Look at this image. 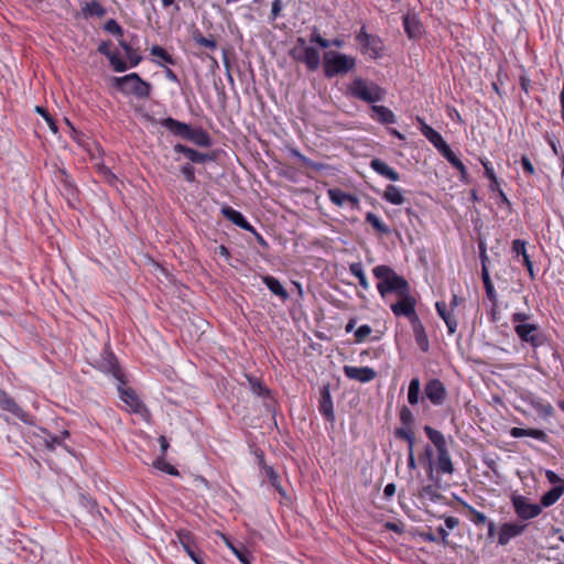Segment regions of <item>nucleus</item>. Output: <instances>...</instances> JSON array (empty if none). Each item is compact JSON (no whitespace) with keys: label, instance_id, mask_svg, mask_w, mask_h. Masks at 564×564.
Returning a JSON list of instances; mask_svg holds the SVG:
<instances>
[{"label":"nucleus","instance_id":"4468645a","mask_svg":"<svg viewBox=\"0 0 564 564\" xmlns=\"http://www.w3.org/2000/svg\"><path fill=\"white\" fill-rule=\"evenodd\" d=\"M257 457L259 460V465L261 466L265 477L269 479L271 486L279 492V495L282 498L289 499L285 489L281 485L280 476L276 474L272 466L265 464L263 453L260 452L259 454H257Z\"/></svg>","mask_w":564,"mask_h":564},{"label":"nucleus","instance_id":"39448f33","mask_svg":"<svg viewBox=\"0 0 564 564\" xmlns=\"http://www.w3.org/2000/svg\"><path fill=\"white\" fill-rule=\"evenodd\" d=\"M95 368L104 373L111 375L121 384L127 383L118 359L108 346L104 348L99 358L96 360Z\"/></svg>","mask_w":564,"mask_h":564},{"label":"nucleus","instance_id":"473e14b6","mask_svg":"<svg viewBox=\"0 0 564 564\" xmlns=\"http://www.w3.org/2000/svg\"><path fill=\"white\" fill-rule=\"evenodd\" d=\"M424 432H425L426 436L429 437V440L435 446L437 453L448 451L445 436L442 432L431 427L430 425L424 426Z\"/></svg>","mask_w":564,"mask_h":564},{"label":"nucleus","instance_id":"603ef678","mask_svg":"<svg viewBox=\"0 0 564 564\" xmlns=\"http://www.w3.org/2000/svg\"><path fill=\"white\" fill-rule=\"evenodd\" d=\"M151 54L153 56H156V57L163 59L167 64H171V65L175 64V61H174L173 56L171 54H169L166 52V50L163 48L162 46H159V45L152 46Z\"/></svg>","mask_w":564,"mask_h":564},{"label":"nucleus","instance_id":"a878e982","mask_svg":"<svg viewBox=\"0 0 564 564\" xmlns=\"http://www.w3.org/2000/svg\"><path fill=\"white\" fill-rule=\"evenodd\" d=\"M415 341L422 351H427L430 348L429 338L420 318H415L411 323Z\"/></svg>","mask_w":564,"mask_h":564},{"label":"nucleus","instance_id":"6e6d98bb","mask_svg":"<svg viewBox=\"0 0 564 564\" xmlns=\"http://www.w3.org/2000/svg\"><path fill=\"white\" fill-rule=\"evenodd\" d=\"M180 172L186 182H188V183L196 182L195 167L193 166V164L185 163V164L181 165Z\"/></svg>","mask_w":564,"mask_h":564},{"label":"nucleus","instance_id":"0eeeda50","mask_svg":"<svg viewBox=\"0 0 564 564\" xmlns=\"http://www.w3.org/2000/svg\"><path fill=\"white\" fill-rule=\"evenodd\" d=\"M514 333L521 341L528 343L534 348L542 346L545 341V337L536 324H517Z\"/></svg>","mask_w":564,"mask_h":564},{"label":"nucleus","instance_id":"c756f323","mask_svg":"<svg viewBox=\"0 0 564 564\" xmlns=\"http://www.w3.org/2000/svg\"><path fill=\"white\" fill-rule=\"evenodd\" d=\"M185 141H191L198 147H210L212 139L203 128H193L191 126Z\"/></svg>","mask_w":564,"mask_h":564},{"label":"nucleus","instance_id":"3c124183","mask_svg":"<svg viewBox=\"0 0 564 564\" xmlns=\"http://www.w3.org/2000/svg\"><path fill=\"white\" fill-rule=\"evenodd\" d=\"M153 467H155L156 469H160L162 471H165L166 474L172 475V476H178V474H180L178 470L173 465L165 462V459L163 457L156 458L153 462Z\"/></svg>","mask_w":564,"mask_h":564},{"label":"nucleus","instance_id":"412c9836","mask_svg":"<svg viewBox=\"0 0 564 564\" xmlns=\"http://www.w3.org/2000/svg\"><path fill=\"white\" fill-rule=\"evenodd\" d=\"M403 28L409 39H420L423 33V25L415 14H405L402 18Z\"/></svg>","mask_w":564,"mask_h":564},{"label":"nucleus","instance_id":"6e6552de","mask_svg":"<svg viewBox=\"0 0 564 564\" xmlns=\"http://www.w3.org/2000/svg\"><path fill=\"white\" fill-rule=\"evenodd\" d=\"M356 40L361 44L362 51L368 53L371 58H379L382 51V41L379 36L366 32L361 28L360 32L356 35Z\"/></svg>","mask_w":564,"mask_h":564},{"label":"nucleus","instance_id":"f8f14e48","mask_svg":"<svg viewBox=\"0 0 564 564\" xmlns=\"http://www.w3.org/2000/svg\"><path fill=\"white\" fill-rule=\"evenodd\" d=\"M343 371L348 379L361 383L370 382L377 377V371L368 366L355 367L346 365L344 366Z\"/></svg>","mask_w":564,"mask_h":564},{"label":"nucleus","instance_id":"9d476101","mask_svg":"<svg viewBox=\"0 0 564 564\" xmlns=\"http://www.w3.org/2000/svg\"><path fill=\"white\" fill-rule=\"evenodd\" d=\"M153 123L164 127L174 137L186 140L191 126L172 117L153 119Z\"/></svg>","mask_w":564,"mask_h":564},{"label":"nucleus","instance_id":"c9c22d12","mask_svg":"<svg viewBox=\"0 0 564 564\" xmlns=\"http://www.w3.org/2000/svg\"><path fill=\"white\" fill-rule=\"evenodd\" d=\"M564 494V485H557L551 488L549 491L542 495L540 505L543 508H549L556 503V501L561 498V496Z\"/></svg>","mask_w":564,"mask_h":564},{"label":"nucleus","instance_id":"de8ad7c7","mask_svg":"<svg viewBox=\"0 0 564 564\" xmlns=\"http://www.w3.org/2000/svg\"><path fill=\"white\" fill-rule=\"evenodd\" d=\"M394 435L397 438L404 440L408 442L409 448L414 447V433L412 431V426H402L394 431Z\"/></svg>","mask_w":564,"mask_h":564},{"label":"nucleus","instance_id":"9b49d317","mask_svg":"<svg viewBox=\"0 0 564 564\" xmlns=\"http://www.w3.org/2000/svg\"><path fill=\"white\" fill-rule=\"evenodd\" d=\"M424 394L433 405H442L446 399V389L440 379H431L424 388Z\"/></svg>","mask_w":564,"mask_h":564},{"label":"nucleus","instance_id":"a19ab883","mask_svg":"<svg viewBox=\"0 0 564 564\" xmlns=\"http://www.w3.org/2000/svg\"><path fill=\"white\" fill-rule=\"evenodd\" d=\"M481 280H482V283H484V288H485L487 297L491 302H496L497 293H496V290H495L494 284L491 282V279H490L487 265H484V268H481Z\"/></svg>","mask_w":564,"mask_h":564},{"label":"nucleus","instance_id":"b1692460","mask_svg":"<svg viewBox=\"0 0 564 564\" xmlns=\"http://www.w3.org/2000/svg\"><path fill=\"white\" fill-rule=\"evenodd\" d=\"M327 195L329 200L338 207H343L347 203H349L351 206H356L359 203L355 195L348 194L340 188H329L327 191Z\"/></svg>","mask_w":564,"mask_h":564},{"label":"nucleus","instance_id":"58836bf2","mask_svg":"<svg viewBox=\"0 0 564 564\" xmlns=\"http://www.w3.org/2000/svg\"><path fill=\"white\" fill-rule=\"evenodd\" d=\"M82 12L86 19L91 17L102 18L107 13L106 9L96 0L87 2Z\"/></svg>","mask_w":564,"mask_h":564},{"label":"nucleus","instance_id":"1a4fd4ad","mask_svg":"<svg viewBox=\"0 0 564 564\" xmlns=\"http://www.w3.org/2000/svg\"><path fill=\"white\" fill-rule=\"evenodd\" d=\"M0 408L25 424H33L32 415L25 412L6 391L0 388Z\"/></svg>","mask_w":564,"mask_h":564},{"label":"nucleus","instance_id":"13d9d810","mask_svg":"<svg viewBox=\"0 0 564 564\" xmlns=\"http://www.w3.org/2000/svg\"><path fill=\"white\" fill-rule=\"evenodd\" d=\"M310 41L312 43H315L317 45H319L322 48H328L329 46H332V43L329 40H326L324 39L318 30L316 28H314L312 34H311V37H310Z\"/></svg>","mask_w":564,"mask_h":564},{"label":"nucleus","instance_id":"0e129e2a","mask_svg":"<svg viewBox=\"0 0 564 564\" xmlns=\"http://www.w3.org/2000/svg\"><path fill=\"white\" fill-rule=\"evenodd\" d=\"M480 163L481 165L484 166V174L485 176L490 181V180H494L495 177H497L496 173H495V170L492 167V164L490 161H488L486 158L485 159H480Z\"/></svg>","mask_w":564,"mask_h":564},{"label":"nucleus","instance_id":"79ce46f5","mask_svg":"<svg viewBox=\"0 0 564 564\" xmlns=\"http://www.w3.org/2000/svg\"><path fill=\"white\" fill-rule=\"evenodd\" d=\"M366 223L370 224L378 232L382 235L390 234V228L373 213L366 214Z\"/></svg>","mask_w":564,"mask_h":564},{"label":"nucleus","instance_id":"7ed1b4c3","mask_svg":"<svg viewBox=\"0 0 564 564\" xmlns=\"http://www.w3.org/2000/svg\"><path fill=\"white\" fill-rule=\"evenodd\" d=\"M349 94L365 102L375 104L382 101L386 97V90L375 83L357 77L348 86Z\"/></svg>","mask_w":564,"mask_h":564},{"label":"nucleus","instance_id":"052dcab7","mask_svg":"<svg viewBox=\"0 0 564 564\" xmlns=\"http://www.w3.org/2000/svg\"><path fill=\"white\" fill-rule=\"evenodd\" d=\"M372 333V328L367 325V324H364L361 326H359L356 330H355V340L357 343H362L366 340V338Z\"/></svg>","mask_w":564,"mask_h":564},{"label":"nucleus","instance_id":"aec40b11","mask_svg":"<svg viewBox=\"0 0 564 564\" xmlns=\"http://www.w3.org/2000/svg\"><path fill=\"white\" fill-rule=\"evenodd\" d=\"M176 538L178 543L191 558H194L200 553L196 546L194 534L191 531L178 530L176 532Z\"/></svg>","mask_w":564,"mask_h":564},{"label":"nucleus","instance_id":"680f3d73","mask_svg":"<svg viewBox=\"0 0 564 564\" xmlns=\"http://www.w3.org/2000/svg\"><path fill=\"white\" fill-rule=\"evenodd\" d=\"M437 151L451 163V165L458 160L457 155L453 152L447 143L443 144Z\"/></svg>","mask_w":564,"mask_h":564},{"label":"nucleus","instance_id":"dca6fc26","mask_svg":"<svg viewBox=\"0 0 564 564\" xmlns=\"http://www.w3.org/2000/svg\"><path fill=\"white\" fill-rule=\"evenodd\" d=\"M173 150L176 153L184 154L189 160L191 164H204L213 160L210 154L199 152L182 143H176L173 147Z\"/></svg>","mask_w":564,"mask_h":564},{"label":"nucleus","instance_id":"bb28decb","mask_svg":"<svg viewBox=\"0 0 564 564\" xmlns=\"http://www.w3.org/2000/svg\"><path fill=\"white\" fill-rule=\"evenodd\" d=\"M510 436L514 438L529 436L542 443H549V435L544 431L538 429L512 427L510 430Z\"/></svg>","mask_w":564,"mask_h":564},{"label":"nucleus","instance_id":"5701e85b","mask_svg":"<svg viewBox=\"0 0 564 564\" xmlns=\"http://www.w3.org/2000/svg\"><path fill=\"white\" fill-rule=\"evenodd\" d=\"M221 214L236 226L247 231H254V227L246 219V217L239 210H236L232 207L226 205L221 208Z\"/></svg>","mask_w":564,"mask_h":564},{"label":"nucleus","instance_id":"f3484780","mask_svg":"<svg viewBox=\"0 0 564 564\" xmlns=\"http://www.w3.org/2000/svg\"><path fill=\"white\" fill-rule=\"evenodd\" d=\"M118 391L120 399L135 413H140L144 409V404L139 399L134 390L126 388V384L118 382Z\"/></svg>","mask_w":564,"mask_h":564},{"label":"nucleus","instance_id":"4d7b16f0","mask_svg":"<svg viewBox=\"0 0 564 564\" xmlns=\"http://www.w3.org/2000/svg\"><path fill=\"white\" fill-rule=\"evenodd\" d=\"M400 421L404 426H412L414 423V415L406 405H403L400 410Z\"/></svg>","mask_w":564,"mask_h":564},{"label":"nucleus","instance_id":"ea45409f","mask_svg":"<svg viewBox=\"0 0 564 564\" xmlns=\"http://www.w3.org/2000/svg\"><path fill=\"white\" fill-rule=\"evenodd\" d=\"M349 272L358 279L359 285L364 290H368L370 288L361 262L351 263L349 265Z\"/></svg>","mask_w":564,"mask_h":564},{"label":"nucleus","instance_id":"8fccbe9b","mask_svg":"<svg viewBox=\"0 0 564 564\" xmlns=\"http://www.w3.org/2000/svg\"><path fill=\"white\" fill-rule=\"evenodd\" d=\"M289 153L291 156L297 159L303 165L305 166H308V167H312L314 170H319L321 169V165L317 164L316 162L312 161L311 159H308L307 156H305L304 154H302L297 149L295 148H292L289 150Z\"/></svg>","mask_w":564,"mask_h":564},{"label":"nucleus","instance_id":"37998d69","mask_svg":"<svg viewBox=\"0 0 564 564\" xmlns=\"http://www.w3.org/2000/svg\"><path fill=\"white\" fill-rule=\"evenodd\" d=\"M420 389H421L420 379L419 378L411 379L409 389H408V402L411 405H415L419 403Z\"/></svg>","mask_w":564,"mask_h":564},{"label":"nucleus","instance_id":"f03ea898","mask_svg":"<svg viewBox=\"0 0 564 564\" xmlns=\"http://www.w3.org/2000/svg\"><path fill=\"white\" fill-rule=\"evenodd\" d=\"M356 58L337 51H326L323 55V68L326 78L345 75L354 70Z\"/></svg>","mask_w":564,"mask_h":564},{"label":"nucleus","instance_id":"338daca9","mask_svg":"<svg viewBox=\"0 0 564 564\" xmlns=\"http://www.w3.org/2000/svg\"><path fill=\"white\" fill-rule=\"evenodd\" d=\"M531 318V314L516 312L511 315V322L517 324H528L527 322Z\"/></svg>","mask_w":564,"mask_h":564},{"label":"nucleus","instance_id":"774afa93","mask_svg":"<svg viewBox=\"0 0 564 564\" xmlns=\"http://www.w3.org/2000/svg\"><path fill=\"white\" fill-rule=\"evenodd\" d=\"M100 173L104 176L105 181L110 185H115L118 181L117 176L111 172V170L106 166H102L100 169Z\"/></svg>","mask_w":564,"mask_h":564},{"label":"nucleus","instance_id":"c03bdc74","mask_svg":"<svg viewBox=\"0 0 564 564\" xmlns=\"http://www.w3.org/2000/svg\"><path fill=\"white\" fill-rule=\"evenodd\" d=\"M463 507L467 510L469 520L475 525H481L488 522L486 514L476 510L473 506L467 502H463Z\"/></svg>","mask_w":564,"mask_h":564},{"label":"nucleus","instance_id":"6ab92c4d","mask_svg":"<svg viewBox=\"0 0 564 564\" xmlns=\"http://www.w3.org/2000/svg\"><path fill=\"white\" fill-rule=\"evenodd\" d=\"M318 411L328 422L335 421L334 404L328 387H324L321 391Z\"/></svg>","mask_w":564,"mask_h":564},{"label":"nucleus","instance_id":"20e7f679","mask_svg":"<svg viewBox=\"0 0 564 564\" xmlns=\"http://www.w3.org/2000/svg\"><path fill=\"white\" fill-rule=\"evenodd\" d=\"M113 86L122 94L133 95L138 98H148L152 90L151 84L143 80L137 73L115 77Z\"/></svg>","mask_w":564,"mask_h":564},{"label":"nucleus","instance_id":"09e8293b","mask_svg":"<svg viewBox=\"0 0 564 564\" xmlns=\"http://www.w3.org/2000/svg\"><path fill=\"white\" fill-rule=\"evenodd\" d=\"M193 40L195 41L196 44L209 48L212 51L216 50L217 47V42L213 36L205 37L199 31L193 33Z\"/></svg>","mask_w":564,"mask_h":564},{"label":"nucleus","instance_id":"4be33fe9","mask_svg":"<svg viewBox=\"0 0 564 564\" xmlns=\"http://www.w3.org/2000/svg\"><path fill=\"white\" fill-rule=\"evenodd\" d=\"M419 130L420 132L433 144V147L437 150L443 144L446 143V141L443 139L441 133H438L436 130H434L431 126H429L424 119L421 117L416 118Z\"/></svg>","mask_w":564,"mask_h":564},{"label":"nucleus","instance_id":"e433bc0d","mask_svg":"<svg viewBox=\"0 0 564 564\" xmlns=\"http://www.w3.org/2000/svg\"><path fill=\"white\" fill-rule=\"evenodd\" d=\"M435 464H436V471L438 474H449L451 475L454 473V466H453L452 458H451L448 451L437 453V458H436Z\"/></svg>","mask_w":564,"mask_h":564},{"label":"nucleus","instance_id":"423d86ee","mask_svg":"<svg viewBox=\"0 0 564 564\" xmlns=\"http://www.w3.org/2000/svg\"><path fill=\"white\" fill-rule=\"evenodd\" d=\"M511 503L514 513L522 521L534 519L542 512V506L540 503H532L529 498L522 495H512Z\"/></svg>","mask_w":564,"mask_h":564},{"label":"nucleus","instance_id":"72a5a7b5","mask_svg":"<svg viewBox=\"0 0 564 564\" xmlns=\"http://www.w3.org/2000/svg\"><path fill=\"white\" fill-rule=\"evenodd\" d=\"M119 45L124 51L126 57L128 59L126 62L128 64V68L135 67L141 63L142 56L138 48H134L131 44L122 39L119 40Z\"/></svg>","mask_w":564,"mask_h":564},{"label":"nucleus","instance_id":"cd10ccee","mask_svg":"<svg viewBox=\"0 0 564 564\" xmlns=\"http://www.w3.org/2000/svg\"><path fill=\"white\" fill-rule=\"evenodd\" d=\"M371 110L373 112L371 118L382 124H393L397 122L395 115L386 106L372 105Z\"/></svg>","mask_w":564,"mask_h":564},{"label":"nucleus","instance_id":"a211bd4d","mask_svg":"<svg viewBox=\"0 0 564 564\" xmlns=\"http://www.w3.org/2000/svg\"><path fill=\"white\" fill-rule=\"evenodd\" d=\"M511 251L516 258L521 257L522 264L527 268L530 278L534 279L533 263L529 253L527 252V242L522 239H514L512 241Z\"/></svg>","mask_w":564,"mask_h":564},{"label":"nucleus","instance_id":"ddd939ff","mask_svg":"<svg viewBox=\"0 0 564 564\" xmlns=\"http://www.w3.org/2000/svg\"><path fill=\"white\" fill-rule=\"evenodd\" d=\"M528 524L518 522H506L500 527L498 534V543L500 545H507L512 539L521 535Z\"/></svg>","mask_w":564,"mask_h":564},{"label":"nucleus","instance_id":"2f4dec72","mask_svg":"<svg viewBox=\"0 0 564 564\" xmlns=\"http://www.w3.org/2000/svg\"><path fill=\"white\" fill-rule=\"evenodd\" d=\"M300 63L305 64L308 70L315 72L321 65V56L318 51L313 46H307L303 52Z\"/></svg>","mask_w":564,"mask_h":564},{"label":"nucleus","instance_id":"2eb2a0df","mask_svg":"<svg viewBox=\"0 0 564 564\" xmlns=\"http://www.w3.org/2000/svg\"><path fill=\"white\" fill-rule=\"evenodd\" d=\"M111 42L104 41L98 46V52L105 55L108 59L112 68L118 73H123L128 69V64L120 58L118 53H115L110 50Z\"/></svg>","mask_w":564,"mask_h":564},{"label":"nucleus","instance_id":"49530a36","mask_svg":"<svg viewBox=\"0 0 564 564\" xmlns=\"http://www.w3.org/2000/svg\"><path fill=\"white\" fill-rule=\"evenodd\" d=\"M306 40L304 37H297L294 46L290 50L289 55L297 63H300L303 52L307 48Z\"/></svg>","mask_w":564,"mask_h":564},{"label":"nucleus","instance_id":"5fc2aeb1","mask_svg":"<svg viewBox=\"0 0 564 564\" xmlns=\"http://www.w3.org/2000/svg\"><path fill=\"white\" fill-rule=\"evenodd\" d=\"M104 29H105V31H107L108 33H110L112 35H116V36L123 35V29L115 19H109L105 23Z\"/></svg>","mask_w":564,"mask_h":564},{"label":"nucleus","instance_id":"bf43d9fd","mask_svg":"<svg viewBox=\"0 0 564 564\" xmlns=\"http://www.w3.org/2000/svg\"><path fill=\"white\" fill-rule=\"evenodd\" d=\"M35 110H36V112H37V113H40V115L43 117V119L47 122V124H48L50 129H51L54 133H56V132H57V130H58L57 124H56L55 120L53 119V117L48 113V111H47L46 109H44L43 107H40V106H37V107L35 108Z\"/></svg>","mask_w":564,"mask_h":564},{"label":"nucleus","instance_id":"864d4df0","mask_svg":"<svg viewBox=\"0 0 564 564\" xmlns=\"http://www.w3.org/2000/svg\"><path fill=\"white\" fill-rule=\"evenodd\" d=\"M534 409L543 417H550L554 414V408L549 402H535Z\"/></svg>","mask_w":564,"mask_h":564},{"label":"nucleus","instance_id":"f257e3e1","mask_svg":"<svg viewBox=\"0 0 564 564\" xmlns=\"http://www.w3.org/2000/svg\"><path fill=\"white\" fill-rule=\"evenodd\" d=\"M373 276L379 280L377 290L384 300L391 293H394L399 301L392 303L390 308L397 317H406L411 323L415 318H420L416 314V300L411 294L409 282L398 274L390 265L379 264L372 269Z\"/></svg>","mask_w":564,"mask_h":564},{"label":"nucleus","instance_id":"393cba45","mask_svg":"<svg viewBox=\"0 0 564 564\" xmlns=\"http://www.w3.org/2000/svg\"><path fill=\"white\" fill-rule=\"evenodd\" d=\"M370 167L376 173H378L379 175H381L390 181H393V182L400 181V174L394 169L389 166L386 162H383L380 159L371 160Z\"/></svg>","mask_w":564,"mask_h":564},{"label":"nucleus","instance_id":"69168bd1","mask_svg":"<svg viewBox=\"0 0 564 564\" xmlns=\"http://www.w3.org/2000/svg\"><path fill=\"white\" fill-rule=\"evenodd\" d=\"M229 546L232 550L234 554L237 556V558L240 561L241 564H250V560H249L250 555L247 551L239 550L231 544Z\"/></svg>","mask_w":564,"mask_h":564},{"label":"nucleus","instance_id":"c85d7f7f","mask_svg":"<svg viewBox=\"0 0 564 564\" xmlns=\"http://www.w3.org/2000/svg\"><path fill=\"white\" fill-rule=\"evenodd\" d=\"M55 181L61 185L62 189L65 192V194L69 196H74L77 188L76 185L72 178V176L64 170V169H57L55 172Z\"/></svg>","mask_w":564,"mask_h":564},{"label":"nucleus","instance_id":"f704fd0d","mask_svg":"<svg viewBox=\"0 0 564 564\" xmlns=\"http://www.w3.org/2000/svg\"><path fill=\"white\" fill-rule=\"evenodd\" d=\"M262 281L265 284V286L276 296H279L282 301H285L289 299V292L285 290V288L281 284V282L272 276V275H264L262 276Z\"/></svg>","mask_w":564,"mask_h":564},{"label":"nucleus","instance_id":"a18cd8bd","mask_svg":"<svg viewBox=\"0 0 564 564\" xmlns=\"http://www.w3.org/2000/svg\"><path fill=\"white\" fill-rule=\"evenodd\" d=\"M247 380L249 382L251 391L258 397H268L270 391L269 389L256 377L247 376Z\"/></svg>","mask_w":564,"mask_h":564},{"label":"nucleus","instance_id":"7c9ffc66","mask_svg":"<svg viewBox=\"0 0 564 564\" xmlns=\"http://www.w3.org/2000/svg\"><path fill=\"white\" fill-rule=\"evenodd\" d=\"M404 191L395 185L389 184L382 194V198L392 205H402L405 202Z\"/></svg>","mask_w":564,"mask_h":564},{"label":"nucleus","instance_id":"4c0bfd02","mask_svg":"<svg viewBox=\"0 0 564 564\" xmlns=\"http://www.w3.org/2000/svg\"><path fill=\"white\" fill-rule=\"evenodd\" d=\"M42 432L44 433L43 442L45 447L53 452L55 451L56 446L63 447L66 452L72 453V448L67 446L65 443L61 441V436L51 434L47 430L43 429Z\"/></svg>","mask_w":564,"mask_h":564},{"label":"nucleus","instance_id":"e2e57ef3","mask_svg":"<svg viewBox=\"0 0 564 564\" xmlns=\"http://www.w3.org/2000/svg\"><path fill=\"white\" fill-rule=\"evenodd\" d=\"M384 529L388 531L395 532L398 534H402L405 531V525L401 521H398V522L388 521L384 523Z\"/></svg>","mask_w":564,"mask_h":564}]
</instances>
